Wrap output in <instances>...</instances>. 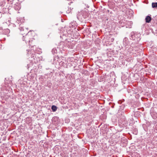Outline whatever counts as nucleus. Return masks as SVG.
<instances>
[{
  "instance_id": "obj_2",
  "label": "nucleus",
  "mask_w": 157,
  "mask_h": 157,
  "mask_svg": "<svg viewBox=\"0 0 157 157\" xmlns=\"http://www.w3.org/2000/svg\"><path fill=\"white\" fill-rule=\"evenodd\" d=\"M52 109L53 111L55 112L56 110L57 109V107L55 105H53L52 106Z\"/></svg>"
},
{
  "instance_id": "obj_3",
  "label": "nucleus",
  "mask_w": 157,
  "mask_h": 157,
  "mask_svg": "<svg viewBox=\"0 0 157 157\" xmlns=\"http://www.w3.org/2000/svg\"><path fill=\"white\" fill-rule=\"evenodd\" d=\"M152 6L153 8L157 7V2L152 3Z\"/></svg>"
},
{
  "instance_id": "obj_1",
  "label": "nucleus",
  "mask_w": 157,
  "mask_h": 157,
  "mask_svg": "<svg viewBox=\"0 0 157 157\" xmlns=\"http://www.w3.org/2000/svg\"><path fill=\"white\" fill-rule=\"evenodd\" d=\"M151 17L149 16H147L145 18L146 21L147 23H149L151 21Z\"/></svg>"
}]
</instances>
